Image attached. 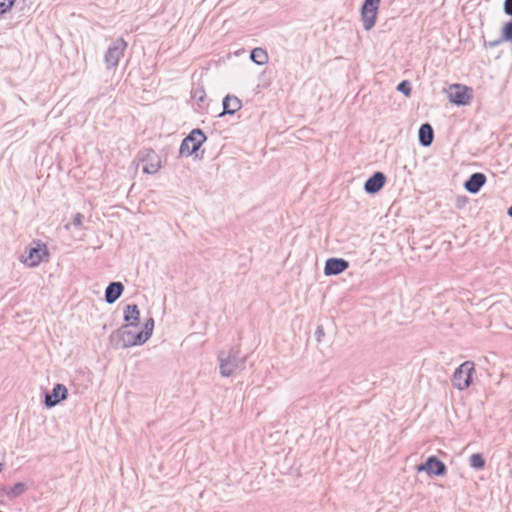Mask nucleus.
Listing matches in <instances>:
<instances>
[{
    "instance_id": "10",
    "label": "nucleus",
    "mask_w": 512,
    "mask_h": 512,
    "mask_svg": "<svg viewBox=\"0 0 512 512\" xmlns=\"http://www.w3.org/2000/svg\"><path fill=\"white\" fill-rule=\"evenodd\" d=\"M386 181L383 173L376 172L371 178L365 183V190L368 193H377L382 189Z\"/></svg>"
},
{
    "instance_id": "16",
    "label": "nucleus",
    "mask_w": 512,
    "mask_h": 512,
    "mask_svg": "<svg viewBox=\"0 0 512 512\" xmlns=\"http://www.w3.org/2000/svg\"><path fill=\"white\" fill-rule=\"evenodd\" d=\"M123 55V50L117 47L110 48L106 54L105 60L109 67H115Z\"/></svg>"
},
{
    "instance_id": "15",
    "label": "nucleus",
    "mask_w": 512,
    "mask_h": 512,
    "mask_svg": "<svg viewBox=\"0 0 512 512\" xmlns=\"http://www.w3.org/2000/svg\"><path fill=\"white\" fill-rule=\"evenodd\" d=\"M140 312L136 305H128L125 310L124 319L128 325L136 326L139 322Z\"/></svg>"
},
{
    "instance_id": "22",
    "label": "nucleus",
    "mask_w": 512,
    "mask_h": 512,
    "mask_svg": "<svg viewBox=\"0 0 512 512\" xmlns=\"http://www.w3.org/2000/svg\"><path fill=\"white\" fill-rule=\"evenodd\" d=\"M397 90L404 93L406 96H409L411 94V88L408 81H402L398 85Z\"/></svg>"
},
{
    "instance_id": "23",
    "label": "nucleus",
    "mask_w": 512,
    "mask_h": 512,
    "mask_svg": "<svg viewBox=\"0 0 512 512\" xmlns=\"http://www.w3.org/2000/svg\"><path fill=\"white\" fill-rule=\"evenodd\" d=\"M508 214H509L510 216H512V206L509 208V210H508Z\"/></svg>"
},
{
    "instance_id": "11",
    "label": "nucleus",
    "mask_w": 512,
    "mask_h": 512,
    "mask_svg": "<svg viewBox=\"0 0 512 512\" xmlns=\"http://www.w3.org/2000/svg\"><path fill=\"white\" fill-rule=\"evenodd\" d=\"M486 177L482 173H474L465 183V188L470 193H477L485 184Z\"/></svg>"
},
{
    "instance_id": "14",
    "label": "nucleus",
    "mask_w": 512,
    "mask_h": 512,
    "mask_svg": "<svg viewBox=\"0 0 512 512\" xmlns=\"http://www.w3.org/2000/svg\"><path fill=\"white\" fill-rule=\"evenodd\" d=\"M434 133L430 124H423L419 129V141L423 146H429L433 141Z\"/></svg>"
},
{
    "instance_id": "9",
    "label": "nucleus",
    "mask_w": 512,
    "mask_h": 512,
    "mask_svg": "<svg viewBox=\"0 0 512 512\" xmlns=\"http://www.w3.org/2000/svg\"><path fill=\"white\" fill-rule=\"evenodd\" d=\"M348 268V262L343 259L330 258L326 261L324 272L326 275H337Z\"/></svg>"
},
{
    "instance_id": "5",
    "label": "nucleus",
    "mask_w": 512,
    "mask_h": 512,
    "mask_svg": "<svg viewBox=\"0 0 512 512\" xmlns=\"http://www.w3.org/2000/svg\"><path fill=\"white\" fill-rule=\"evenodd\" d=\"M49 256L48 248L45 244L36 243V246L29 250L28 256L25 258L24 263L30 267L37 266Z\"/></svg>"
},
{
    "instance_id": "19",
    "label": "nucleus",
    "mask_w": 512,
    "mask_h": 512,
    "mask_svg": "<svg viewBox=\"0 0 512 512\" xmlns=\"http://www.w3.org/2000/svg\"><path fill=\"white\" fill-rule=\"evenodd\" d=\"M470 465L476 469H482L485 465V461L481 454H473L469 459Z\"/></svg>"
},
{
    "instance_id": "18",
    "label": "nucleus",
    "mask_w": 512,
    "mask_h": 512,
    "mask_svg": "<svg viewBox=\"0 0 512 512\" xmlns=\"http://www.w3.org/2000/svg\"><path fill=\"white\" fill-rule=\"evenodd\" d=\"M251 59L255 63H257L259 65H263L268 61V55H267L266 51L263 50L262 48H255L251 52Z\"/></svg>"
},
{
    "instance_id": "13",
    "label": "nucleus",
    "mask_w": 512,
    "mask_h": 512,
    "mask_svg": "<svg viewBox=\"0 0 512 512\" xmlns=\"http://www.w3.org/2000/svg\"><path fill=\"white\" fill-rule=\"evenodd\" d=\"M123 285L120 282H112L105 291V299L108 303L115 302L123 292Z\"/></svg>"
},
{
    "instance_id": "8",
    "label": "nucleus",
    "mask_w": 512,
    "mask_h": 512,
    "mask_svg": "<svg viewBox=\"0 0 512 512\" xmlns=\"http://www.w3.org/2000/svg\"><path fill=\"white\" fill-rule=\"evenodd\" d=\"M67 397V388L62 384H57L50 394L45 397V404L48 407L57 405Z\"/></svg>"
},
{
    "instance_id": "21",
    "label": "nucleus",
    "mask_w": 512,
    "mask_h": 512,
    "mask_svg": "<svg viewBox=\"0 0 512 512\" xmlns=\"http://www.w3.org/2000/svg\"><path fill=\"white\" fill-rule=\"evenodd\" d=\"M16 0H3L0 2V14H4L5 12L9 11L12 6L14 5Z\"/></svg>"
},
{
    "instance_id": "1",
    "label": "nucleus",
    "mask_w": 512,
    "mask_h": 512,
    "mask_svg": "<svg viewBox=\"0 0 512 512\" xmlns=\"http://www.w3.org/2000/svg\"><path fill=\"white\" fill-rule=\"evenodd\" d=\"M474 371L475 365L472 361L462 363L453 374V386L459 390L468 388L472 382V374Z\"/></svg>"
},
{
    "instance_id": "17",
    "label": "nucleus",
    "mask_w": 512,
    "mask_h": 512,
    "mask_svg": "<svg viewBox=\"0 0 512 512\" xmlns=\"http://www.w3.org/2000/svg\"><path fill=\"white\" fill-rule=\"evenodd\" d=\"M153 326H154L153 319H149V321L146 322V324H145V330L137 334L134 344H140V343H144L145 341H147L152 333Z\"/></svg>"
},
{
    "instance_id": "2",
    "label": "nucleus",
    "mask_w": 512,
    "mask_h": 512,
    "mask_svg": "<svg viewBox=\"0 0 512 512\" xmlns=\"http://www.w3.org/2000/svg\"><path fill=\"white\" fill-rule=\"evenodd\" d=\"M472 88L463 84H451L446 89L448 99L455 105H468L472 99Z\"/></svg>"
},
{
    "instance_id": "6",
    "label": "nucleus",
    "mask_w": 512,
    "mask_h": 512,
    "mask_svg": "<svg viewBox=\"0 0 512 512\" xmlns=\"http://www.w3.org/2000/svg\"><path fill=\"white\" fill-rule=\"evenodd\" d=\"M417 471H425L430 475H443L446 472L445 464L436 457L431 456L424 464L417 467Z\"/></svg>"
},
{
    "instance_id": "3",
    "label": "nucleus",
    "mask_w": 512,
    "mask_h": 512,
    "mask_svg": "<svg viewBox=\"0 0 512 512\" xmlns=\"http://www.w3.org/2000/svg\"><path fill=\"white\" fill-rule=\"evenodd\" d=\"M206 136L200 129H194L182 141L180 146V154L183 156H190L195 153L200 146L205 142Z\"/></svg>"
},
{
    "instance_id": "7",
    "label": "nucleus",
    "mask_w": 512,
    "mask_h": 512,
    "mask_svg": "<svg viewBox=\"0 0 512 512\" xmlns=\"http://www.w3.org/2000/svg\"><path fill=\"white\" fill-rule=\"evenodd\" d=\"M143 172L146 174H154L161 168V159L154 151H147L142 158Z\"/></svg>"
},
{
    "instance_id": "12",
    "label": "nucleus",
    "mask_w": 512,
    "mask_h": 512,
    "mask_svg": "<svg viewBox=\"0 0 512 512\" xmlns=\"http://www.w3.org/2000/svg\"><path fill=\"white\" fill-rule=\"evenodd\" d=\"M242 104L238 97L236 96H226L223 100V114H234L238 110H240Z\"/></svg>"
},
{
    "instance_id": "4",
    "label": "nucleus",
    "mask_w": 512,
    "mask_h": 512,
    "mask_svg": "<svg viewBox=\"0 0 512 512\" xmlns=\"http://www.w3.org/2000/svg\"><path fill=\"white\" fill-rule=\"evenodd\" d=\"M380 1L365 0L362 6L361 17L366 30H370L376 23Z\"/></svg>"
},
{
    "instance_id": "20",
    "label": "nucleus",
    "mask_w": 512,
    "mask_h": 512,
    "mask_svg": "<svg viewBox=\"0 0 512 512\" xmlns=\"http://www.w3.org/2000/svg\"><path fill=\"white\" fill-rule=\"evenodd\" d=\"M220 370L223 376H230L235 370V364L229 361H222Z\"/></svg>"
}]
</instances>
